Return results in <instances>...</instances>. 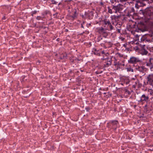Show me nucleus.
<instances>
[{
  "label": "nucleus",
  "mask_w": 153,
  "mask_h": 153,
  "mask_svg": "<svg viewBox=\"0 0 153 153\" xmlns=\"http://www.w3.org/2000/svg\"><path fill=\"white\" fill-rule=\"evenodd\" d=\"M123 5L120 4H117L113 6V7L110 8L108 7V12L110 14H112L113 13H117L118 12L120 13L123 10Z\"/></svg>",
  "instance_id": "obj_1"
},
{
  "label": "nucleus",
  "mask_w": 153,
  "mask_h": 153,
  "mask_svg": "<svg viewBox=\"0 0 153 153\" xmlns=\"http://www.w3.org/2000/svg\"><path fill=\"white\" fill-rule=\"evenodd\" d=\"M142 11L143 15L146 16L150 17L153 16V7H150L145 9V10H140Z\"/></svg>",
  "instance_id": "obj_2"
},
{
  "label": "nucleus",
  "mask_w": 153,
  "mask_h": 153,
  "mask_svg": "<svg viewBox=\"0 0 153 153\" xmlns=\"http://www.w3.org/2000/svg\"><path fill=\"white\" fill-rule=\"evenodd\" d=\"M150 101L149 97L148 95L145 94H143L141 95L140 100L138 101L141 103L146 102V103Z\"/></svg>",
  "instance_id": "obj_3"
},
{
  "label": "nucleus",
  "mask_w": 153,
  "mask_h": 153,
  "mask_svg": "<svg viewBox=\"0 0 153 153\" xmlns=\"http://www.w3.org/2000/svg\"><path fill=\"white\" fill-rule=\"evenodd\" d=\"M118 124V122L117 120L111 121L108 123V126L109 127H111L113 129L115 130L117 128V125Z\"/></svg>",
  "instance_id": "obj_4"
},
{
  "label": "nucleus",
  "mask_w": 153,
  "mask_h": 153,
  "mask_svg": "<svg viewBox=\"0 0 153 153\" xmlns=\"http://www.w3.org/2000/svg\"><path fill=\"white\" fill-rule=\"evenodd\" d=\"M103 22L104 24L107 26L106 29L109 31H111L113 29L114 27L112 25L109 21L106 19L104 20Z\"/></svg>",
  "instance_id": "obj_5"
},
{
  "label": "nucleus",
  "mask_w": 153,
  "mask_h": 153,
  "mask_svg": "<svg viewBox=\"0 0 153 153\" xmlns=\"http://www.w3.org/2000/svg\"><path fill=\"white\" fill-rule=\"evenodd\" d=\"M135 14V10L133 7H130L128 9V12L126 16L128 17L132 16Z\"/></svg>",
  "instance_id": "obj_6"
},
{
  "label": "nucleus",
  "mask_w": 153,
  "mask_h": 153,
  "mask_svg": "<svg viewBox=\"0 0 153 153\" xmlns=\"http://www.w3.org/2000/svg\"><path fill=\"white\" fill-rule=\"evenodd\" d=\"M140 62L139 58L135 57H131L129 60H128V62L131 64H135Z\"/></svg>",
  "instance_id": "obj_7"
},
{
  "label": "nucleus",
  "mask_w": 153,
  "mask_h": 153,
  "mask_svg": "<svg viewBox=\"0 0 153 153\" xmlns=\"http://www.w3.org/2000/svg\"><path fill=\"white\" fill-rule=\"evenodd\" d=\"M148 84L153 86V74H149L147 77Z\"/></svg>",
  "instance_id": "obj_8"
},
{
  "label": "nucleus",
  "mask_w": 153,
  "mask_h": 153,
  "mask_svg": "<svg viewBox=\"0 0 153 153\" xmlns=\"http://www.w3.org/2000/svg\"><path fill=\"white\" fill-rule=\"evenodd\" d=\"M140 46H141V48L140 51V53L141 54L143 55H147L148 53V51L146 49H145L144 48L145 45H140Z\"/></svg>",
  "instance_id": "obj_9"
},
{
  "label": "nucleus",
  "mask_w": 153,
  "mask_h": 153,
  "mask_svg": "<svg viewBox=\"0 0 153 153\" xmlns=\"http://www.w3.org/2000/svg\"><path fill=\"white\" fill-rule=\"evenodd\" d=\"M76 10H74V13L73 15H70L68 16V19L71 20L72 21H73L75 18H76L77 15H76Z\"/></svg>",
  "instance_id": "obj_10"
},
{
  "label": "nucleus",
  "mask_w": 153,
  "mask_h": 153,
  "mask_svg": "<svg viewBox=\"0 0 153 153\" xmlns=\"http://www.w3.org/2000/svg\"><path fill=\"white\" fill-rule=\"evenodd\" d=\"M114 66L117 67V69L118 68H120V66L122 64L120 63L119 62H117V59L115 57H114Z\"/></svg>",
  "instance_id": "obj_11"
},
{
  "label": "nucleus",
  "mask_w": 153,
  "mask_h": 153,
  "mask_svg": "<svg viewBox=\"0 0 153 153\" xmlns=\"http://www.w3.org/2000/svg\"><path fill=\"white\" fill-rule=\"evenodd\" d=\"M122 24L117 23L116 25V28L117 29V30L118 33H121V26Z\"/></svg>",
  "instance_id": "obj_12"
},
{
  "label": "nucleus",
  "mask_w": 153,
  "mask_h": 153,
  "mask_svg": "<svg viewBox=\"0 0 153 153\" xmlns=\"http://www.w3.org/2000/svg\"><path fill=\"white\" fill-rule=\"evenodd\" d=\"M92 52L94 53L98 56H100L101 55L100 51L99 50H97L96 48H93Z\"/></svg>",
  "instance_id": "obj_13"
},
{
  "label": "nucleus",
  "mask_w": 153,
  "mask_h": 153,
  "mask_svg": "<svg viewBox=\"0 0 153 153\" xmlns=\"http://www.w3.org/2000/svg\"><path fill=\"white\" fill-rule=\"evenodd\" d=\"M66 8L68 10V11L70 13L73 14V13H74V10H76L75 9H73L71 5L68 6Z\"/></svg>",
  "instance_id": "obj_14"
},
{
  "label": "nucleus",
  "mask_w": 153,
  "mask_h": 153,
  "mask_svg": "<svg viewBox=\"0 0 153 153\" xmlns=\"http://www.w3.org/2000/svg\"><path fill=\"white\" fill-rule=\"evenodd\" d=\"M111 64V60H107L106 62L105 63V64L103 65V67H106L109 66Z\"/></svg>",
  "instance_id": "obj_15"
},
{
  "label": "nucleus",
  "mask_w": 153,
  "mask_h": 153,
  "mask_svg": "<svg viewBox=\"0 0 153 153\" xmlns=\"http://www.w3.org/2000/svg\"><path fill=\"white\" fill-rule=\"evenodd\" d=\"M152 65H153V58L151 57L149 58V62L146 63V65L150 66Z\"/></svg>",
  "instance_id": "obj_16"
},
{
  "label": "nucleus",
  "mask_w": 153,
  "mask_h": 153,
  "mask_svg": "<svg viewBox=\"0 0 153 153\" xmlns=\"http://www.w3.org/2000/svg\"><path fill=\"white\" fill-rule=\"evenodd\" d=\"M87 14L89 19H92L94 16L93 12L92 11L88 12Z\"/></svg>",
  "instance_id": "obj_17"
},
{
  "label": "nucleus",
  "mask_w": 153,
  "mask_h": 153,
  "mask_svg": "<svg viewBox=\"0 0 153 153\" xmlns=\"http://www.w3.org/2000/svg\"><path fill=\"white\" fill-rule=\"evenodd\" d=\"M109 54L108 53H106L104 55H103V57L102 58V60H104L105 59H108V56Z\"/></svg>",
  "instance_id": "obj_18"
},
{
  "label": "nucleus",
  "mask_w": 153,
  "mask_h": 153,
  "mask_svg": "<svg viewBox=\"0 0 153 153\" xmlns=\"http://www.w3.org/2000/svg\"><path fill=\"white\" fill-rule=\"evenodd\" d=\"M136 6H140V7L143 6V4L141 0H138L137 2Z\"/></svg>",
  "instance_id": "obj_19"
},
{
  "label": "nucleus",
  "mask_w": 153,
  "mask_h": 153,
  "mask_svg": "<svg viewBox=\"0 0 153 153\" xmlns=\"http://www.w3.org/2000/svg\"><path fill=\"white\" fill-rule=\"evenodd\" d=\"M121 17L120 16H115L114 15L112 17V19H114L115 21L118 20V19L120 18Z\"/></svg>",
  "instance_id": "obj_20"
},
{
  "label": "nucleus",
  "mask_w": 153,
  "mask_h": 153,
  "mask_svg": "<svg viewBox=\"0 0 153 153\" xmlns=\"http://www.w3.org/2000/svg\"><path fill=\"white\" fill-rule=\"evenodd\" d=\"M110 2L111 3V6L110 7V8H111L112 7H113V6L116 5L117 4V3L115 1H114L113 0L110 1Z\"/></svg>",
  "instance_id": "obj_21"
},
{
  "label": "nucleus",
  "mask_w": 153,
  "mask_h": 153,
  "mask_svg": "<svg viewBox=\"0 0 153 153\" xmlns=\"http://www.w3.org/2000/svg\"><path fill=\"white\" fill-rule=\"evenodd\" d=\"M100 33L104 35V36H106L108 35V33L105 29L102 31L101 32V33Z\"/></svg>",
  "instance_id": "obj_22"
},
{
  "label": "nucleus",
  "mask_w": 153,
  "mask_h": 153,
  "mask_svg": "<svg viewBox=\"0 0 153 153\" xmlns=\"http://www.w3.org/2000/svg\"><path fill=\"white\" fill-rule=\"evenodd\" d=\"M140 25H138L137 26V29H136L135 31L137 32H139L140 31H142V30L141 28H140L139 27V26Z\"/></svg>",
  "instance_id": "obj_23"
},
{
  "label": "nucleus",
  "mask_w": 153,
  "mask_h": 153,
  "mask_svg": "<svg viewBox=\"0 0 153 153\" xmlns=\"http://www.w3.org/2000/svg\"><path fill=\"white\" fill-rule=\"evenodd\" d=\"M44 17H42L40 16H37L36 18V19L38 20H42Z\"/></svg>",
  "instance_id": "obj_24"
},
{
  "label": "nucleus",
  "mask_w": 153,
  "mask_h": 153,
  "mask_svg": "<svg viewBox=\"0 0 153 153\" xmlns=\"http://www.w3.org/2000/svg\"><path fill=\"white\" fill-rule=\"evenodd\" d=\"M105 29L104 28L102 27H101L100 28H99L98 29V32L99 33H101V32L103 30Z\"/></svg>",
  "instance_id": "obj_25"
},
{
  "label": "nucleus",
  "mask_w": 153,
  "mask_h": 153,
  "mask_svg": "<svg viewBox=\"0 0 153 153\" xmlns=\"http://www.w3.org/2000/svg\"><path fill=\"white\" fill-rule=\"evenodd\" d=\"M127 71H128L129 72L131 71L132 72H134V70L133 69L131 68L130 67L128 68H127Z\"/></svg>",
  "instance_id": "obj_26"
},
{
  "label": "nucleus",
  "mask_w": 153,
  "mask_h": 153,
  "mask_svg": "<svg viewBox=\"0 0 153 153\" xmlns=\"http://www.w3.org/2000/svg\"><path fill=\"white\" fill-rule=\"evenodd\" d=\"M48 14H50L49 12L48 11H45L44 12L43 15L45 16L47 15Z\"/></svg>",
  "instance_id": "obj_27"
},
{
  "label": "nucleus",
  "mask_w": 153,
  "mask_h": 153,
  "mask_svg": "<svg viewBox=\"0 0 153 153\" xmlns=\"http://www.w3.org/2000/svg\"><path fill=\"white\" fill-rule=\"evenodd\" d=\"M51 2L53 4H57L58 3V2H57L55 0H51Z\"/></svg>",
  "instance_id": "obj_28"
},
{
  "label": "nucleus",
  "mask_w": 153,
  "mask_h": 153,
  "mask_svg": "<svg viewBox=\"0 0 153 153\" xmlns=\"http://www.w3.org/2000/svg\"><path fill=\"white\" fill-rule=\"evenodd\" d=\"M130 82V80L129 79H125L124 81V82L126 83V84H128L129 83V82Z\"/></svg>",
  "instance_id": "obj_29"
},
{
  "label": "nucleus",
  "mask_w": 153,
  "mask_h": 153,
  "mask_svg": "<svg viewBox=\"0 0 153 153\" xmlns=\"http://www.w3.org/2000/svg\"><path fill=\"white\" fill-rule=\"evenodd\" d=\"M102 39V38L101 36H99L97 38L98 42L100 41Z\"/></svg>",
  "instance_id": "obj_30"
},
{
  "label": "nucleus",
  "mask_w": 153,
  "mask_h": 153,
  "mask_svg": "<svg viewBox=\"0 0 153 153\" xmlns=\"http://www.w3.org/2000/svg\"><path fill=\"white\" fill-rule=\"evenodd\" d=\"M117 56L120 57H123V55L119 53H117Z\"/></svg>",
  "instance_id": "obj_31"
},
{
  "label": "nucleus",
  "mask_w": 153,
  "mask_h": 153,
  "mask_svg": "<svg viewBox=\"0 0 153 153\" xmlns=\"http://www.w3.org/2000/svg\"><path fill=\"white\" fill-rule=\"evenodd\" d=\"M37 13V11L36 10H34V11H32L31 12L32 14L31 15L33 16V14H36Z\"/></svg>",
  "instance_id": "obj_32"
},
{
  "label": "nucleus",
  "mask_w": 153,
  "mask_h": 153,
  "mask_svg": "<svg viewBox=\"0 0 153 153\" xmlns=\"http://www.w3.org/2000/svg\"><path fill=\"white\" fill-rule=\"evenodd\" d=\"M147 66L150 67V69L151 71H153L152 69H153V65H152L150 66Z\"/></svg>",
  "instance_id": "obj_33"
},
{
  "label": "nucleus",
  "mask_w": 153,
  "mask_h": 153,
  "mask_svg": "<svg viewBox=\"0 0 153 153\" xmlns=\"http://www.w3.org/2000/svg\"><path fill=\"white\" fill-rule=\"evenodd\" d=\"M102 72V71H97L96 72V73L97 74H99L101 73Z\"/></svg>",
  "instance_id": "obj_34"
},
{
  "label": "nucleus",
  "mask_w": 153,
  "mask_h": 153,
  "mask_svg": "<svg viewBox=\"0 0 153 153\" xmlns=\"http://www.w3.org/2000/svg\"><path fill=\"white\" fill-rule=\"evenodd\" d=\"M139 71L142 72L143 71L142 70V68H141V67H140V68H139Z\"/></svg>",
  "instance_id": "obj_35"
},
{
  "label": "nucleus",
  "mask_w": 153,
  "mask_h": 153,
  "mask_svg": "<svg viewBox=\"0 0 153 153\" xmlns=\"http://www.w3.org/2000/svg\"><path fill=\"white\" fill-rule=\"evenodd\" d=\"M91 26V23H89V24H87V27L88 28L90 26Z\"/></svg>",
  "instance_id": "obj_36"
},
{
  "label": "nucleus",
  "mask_w": 153,
  "mask_h": 153,
  "mask_svg": "<svg viewBox=\"0 0 153 153\" xmlns=\"http://www.w3.org/2000/svg\"><path fill=\"white\" fill-rule=\"evenodd\" d=\"M85 23V22L84 21L81 24V27L82 28H84V27L83 26V25Z\"/></svg>",
  "instance_id": "obj_37"
},
{
  "label": "nucleus",
  "mask_w": 153,
  "mask_h": 153,
  "mask_svg": "<svg viewBox=\"0 0 153 153\" xmlns=\"http://www.w3.org/2000/svg\"><path fill=\"white\" fill-rule=\"evenodd\" d=\"M136 5H137V3H135V7L137 8V9H138L139 8V7H140V6H136Z\"/></svg>",
  "instance_id": "obj_38"
},
{
  "label": "nucleus",
  "mask_w": 153,
  "mask_h": 153,
  "mask_svg": "<svg viewBox=\"0 0 153 153\" xmlns=\"http://www.w3.org/2000/svg\"><path fill=\"white\" fill-rule=\"evenodd\" d=\"M62 55V57H63V59L66 57L67 56V54H66L64 55Z\"/></svg>",
  "instance_id": "obj_39"
},
{
  "label": "nucleus",
  "mask_w": 153,
  "mask_h": 153,
  "mask_svg": "<svg viewBox=\"0 0 153 153\" xmlns=\"http://www.w3.org/2000/svg\"><path fill=\"white\" fill-rule=\"evenodd\" d=\"M85 109L87 111H88L90 110V108L89 107H86L85 108Z\"/></svg>",
  "instance_id": "obj_40"
},
{
  "label": "nucleus",
  "mask_w": 153,
  "mask_h": 153,
  "mask_svg": "<svg viewBox=\"0 0 153 153\" xmlns=\"http://www.w3.org/2000/svg\"><path fill=\"white\" fill-rule=\"evenodd\" d=\"M127 0H120V1L121 2H125V1H126Z\"/></svg>",
  "instance_id": "obj_41"
},
{
  "label": "nucleus",
  "mask_w": 153,
  "mask_h": 153,
  "mask_svg": "<svg viewBox=\"0 0 153 153\" xmlns=\"http://www.w3.org/2000/svg\"><path fill=\"white\" fill-rule=\"evenodd\" d=\"M24 79H25V77H22V78L21 80V82L24 81Z\"/></svg>",
  "instance_id": "obj_42"
},
{
  "label": "nucleus",
  "mask_w": 153,
  "mask_h": 153,
  "mask_svg": "<svg viewBox=\"0 0 153 153\" xmlns=\"http://www.w3.org/2000/svg\"><path fill=\"white\" fill-rule=\"evenodd\" d=\"M106 53H105L104 51H102L101 52V53L102 54H103L104 55Z\"/></svg>",
  "instance_id": "obj_43"
},
{
  "label": "nucleus",
  "mask_w": 153,
  "mask_h": 153,
  "mask_svg": "<svg viewBox=\"0 0 153 153\" xmlns=\"http://www.w3.org/2000/svg\"><path fill=\"white\" fill-rule=\"evenodd\" d=\"M139 68H140V66H137L135 68V69L136 70L139 71Z\"/></svg>",
  "instance_id": "obj_44"
},
{
  "label": "nucleus",
  "mask_w": 153,
  "mask_h": 153,
  "mask_svg": "<svg viewBox=\"0 0 153 153\" xmlns=\"http://www.w3.org/2000/svg\"><path fill=\"white\" fill-rule=\"evenodd\" d=\"M126 92H127L128 93V94H130V91L128 90H126Z\"/></svg>",
  "instance_id": "obj_45"
},
{
  "label": "nucleus",
  "mask_w": 153,
  "mask_h": 153,
  "mask_svg": "<svg viewBox=\"0 0 153 153\" xmlns=\"http://www.w3.org/2000/svg\"><path fill=\"white\" fill-rule=\"evenodd\" d=\"M147 103H147V104L145 105V106H144V107L146 108V111H147V108H146V107H147L148 106V105H147Z\"/></svg>",
  "instance_id": "obj_46"
},
{
  "label": "nucleus",
  "mask_w": 153,
  "mask_h": 153,
  "mask_svg": "<svg viewBox=\"0 0 153 153\" xmlns=\"http://www.w3.org/2000/svg\"><path fill=\"white\" fill-rule=\"evenodd\" d=\"M141 68H142L143 70V71L145 69V67L144 66H141Z\"/></svg>",
  "instance_id": "obj_47"
},
{
  "label": "nucleus",
  "mask_w": 153,
  "mask_h": 153,
  "mask_svg": "<svg viewBox=\"0 0 153 153\" xmlns=\"http://www.w3.org/2000/svg\"><path fill=\"white\" fill-rule=\"evenodd\" d=\"M59 59H63V57H62V55L61 56H60L59 57Z\"/></svg>",
  "instance_id": "obj_48"
},
{
  "label": "nucleus",
  "mask_w": 153,
  "mask_h": 153,
  "mask_svg": "<svg viewBox=\"0 0 153 153\" xmlns=\"http://www.w3.org/2000/svg\"><path fill=\"white\" fill-rule=\"evenodd\" d=\"M135 49L136 50H139V48H138L137 47H135Z\"/></svg>",
  "instance_id": "obj_49"
},
{
  "label": "nucleus",
  "mask_w": 153,
  "mask_h": 153,
  "mask_svg": "<svg viewBox=\"0 0 153 153\" xmlns=\"http://www.w3.org/2000/svg\"><path fill=\"white\" fill-rule=\"evenodd\" d=\"M5 19V16H3L2 18V19L3 20Z\"/></svg>",
  "instance_id": "obj_50"
},
{
  "label": "nucleus",
  "mask_w": 153,
  "mask_h": 153,
  "mask_svg": "<svg viewBox=\"0 0 153 153\" xmlns=\"http://www.w3.org/2000/svg\"><path fill=\"white\" fill-rule=\"evenodd\" d=\"M100 4L101 5H103L104 4L102 2H100Z\"/></svg>",
  "instance_id": "obj_51"
},
{
  "label": "nucleus",
  "mask_w": 153,
  "mask_h": 153,
  "mask_svg": "<svg viewBox=\"0 0 153 153\" xmlns=\"http://www.w3.org/2000/svg\"><path fill=\"white\" fill-rule=\"evenodd\" d=\"M57 14H58V13H55V14H53V15L54 16H56V15H57Z\"/></svg>",
  "instance_id": "obj_52"
},
{
  "label": "nucleus",
  "mask_w": 153,
  "mask_h": 153,
  "mask_svg": "<svg viewBox=\"0 0 153 153\" xmlns=\"http://www.w3.org/2000/svg\"><path fill=\"white\" fill-rule=\"evenodd\" d=\"M124 39H125V38H121L122 40V41L124 40Z\"/></svg>",
  "instance_id": "obj_53"
},
{
  "label": "nucleus",
  "mask_w": 153,
  "mask_h": 153,
  "mask_svg": "<svg viewBox=\"0 0 153 153\" xmlns=\"http://www.w3.org/2000/svg\"><path fill=\"white\" fill-rule=\"evenodd\" d=\"M61 4V3H59L58 4V5H60Z\"/></svg>",
  "instance_id": "obj_54"
},
{
  "label": "nucleus",
  "mask_w": 153,
  "mask_h": 153,
  "mask_svg": "<svg viewBox=\"0 0 153 153\" xmlns=\"http://www.w3.org/2000/svg\"><path fill=\"white\" fill-rule=\"evenodd\" d=\"M65 31H66V32H68V29H66V30H65Z\"/></svg>",
  "instance_id": "obj_55"
},
{
  "label": "nucleus",
  "mask_w": 153,
  "mask_h": 153,
  "mask_svg": "<svg viewBox=\"0 0 153 153\" xmlns=\"http://www.w3.org/2000/svg\"><path fill=\"white\" fill-rule=\"evenodd\" d=\"M43 27V29H45L46 28V27Z\"/></svg>",
  "instance_id": "obj_56"
},
{
  "label": "nucleus",
  "mask_w": 153,
  "mask_h": 153,
  "mask_svg": "<svg viewBox=\"0 0 153 153\" xmlns=\"http://www.w3.org/2000/svg\"><path fill=\"white\" fill-rule=\"evenodd\" d=\"M151 99H153V95L152 96V97H151Z\"/></svg>",
  "instance_id": "obj_57"
},
{
  "label": "nucleus",
  "mask_w": 153,
  "mask_h": 153,
  "mask_svg": "<svg viewBox=\"0 0 153 153\" xmlns=\"http://www.w3.org/2000/svg\"><path fill=\"white\" fill-rule=\"evenodd\" d=\"M152 2H153V0H150Z\"/></svg>",
  "instance_id": "obj_58"
},
{
  "label": "nucleus",
  "mask_w": 153,
  "mask_h": 153,
  "mask_svg": "<svg viewBox=\"0 0 153 153\" xmlns=\"http://www.w3.org/2000/svg\"><path fill=\"white\" fill-rule=\"evenodd\" d=\"M103 42H105V41H103Z\"/></svg>",
  "instance_id": "obj_59"
},
{
  "label": "nucleus",
  "mask_w": 153,
  "mask_h": 153,
  "mask_svg": "<svg viewBox=\"0 0 153 153\" xmlns=\"http://www.w3.org/2000/svg\"><path fill=\"white\" fill-rule=\"evenodd\" d=\"M150 150H151V151H152V150H151V149H150Z\"/></svg>",
  "instance_id": "obj_60"
},
{
  "label": "nucleus",
  "mask_w": 153,
  "mask_h": 153,
  "mask_svg": "<svg viewBox=\"0 0 153 153\" xmlns=\"http://www.w3.org/2000/svg\"><path fill=\"white\" fill-rule=\"evenodd\" d=\"M101 44L103 43V42H101Z\"/></svg>",
  "instance_id": "obj_61"
},
{
  "label": "nucleus",
  "mask_w": 153,
  "mask_h": 153,
  "mask_svg": "<svg viewBox=\"0 0 153 153\" xmlns=\"http://www.w3.org/2000/svg\"><path fill=\"white\" fill-rule=\"evenodd\" d=\"M134 25V26H135V25Z\"/></svg>",
  "instance_id": "obj_62"
}]
</instances>
